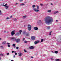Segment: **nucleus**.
<instances>
[{"mask_svg": "<svg viewBox=\"0 0 61 61\" xmlns=\"http://www.w3.org/2000/svg\"><path fill=\"white\" fill-rule=\"evenodd\" d=\"M45 21L46 24L49 25L53 22V18L49 16H47L45 19Z\"/></svg>", "mask_w": 61, "mask_h": 61, "instance_id": "1", "label": "nucleus"}, {"mask_svg": "<svg viewBox=\"0 0 61 61\" xmlns=\"http://www.w3.org/2000/svg\"><path fill=\"white\" fill-rule=\"evenodd\" d=\"M28 30L29 31L31 30V26L29 24H28L27 26Z\"/></svg>", "mask_w": 61, "mask_h": 61, "instance_id": "2", "label": "nucleus"}, {"mask_svg": "<svg viewBox=\"0 0 61 61\" xmlns=\"http://www.w3.org/2000/svg\"><path fill=\"white\" fill-rule=\"evenodd\" d=\"M11 39L13 41H15L16 40V38L15 37H11Z\"/></svg>", "mask_w": 61, "mask_h": 61, "instance_id": "3", "label": "nucleus"}, {"mask_svg": "<svg viewBox=\"0 0 61 61\" xmlns=\"http://www.w3.org/2000/svg\"><path fill=\"white\" fill-rule=\"evenodd\" d=\"M33 10L35 12H39V10H37L36 8H35L33 9Z\"/></svg>", "mask_w": 61, "mask_h": 61, "instance_id": "4", "label": "nucleus"}, {"mask_svg": "<svg viewBox=\"0 0 61 61\" xmlns=\"http://www.w3.org/2000/svg\"><path fill=\"white\" fill-rule=\"evenodd\" d=\"M31 40H35V37L34 36H32L31 37Z\"/></svg>", "mask_w": 61, "mask_h": 61, "instance_id": "5", "label": "nucleus"}, {"mask_svg": "<svg viewBox=\"0 0 61 61\" xmlns=\"http://www.w3.org/2000/svg\"><path fill=\"white\" fill-rule=\"evenodd\" d=\"M39 41L37 40L34 42V44L35 45H36V44H38V43H39Z\"/></svg>", "mask_w": 61, "mask_h": 61, "instance_id": "6", "label": "nucleus"}, {"mask_svg": "<svg viewBox=\"0 0 61 61\" xmlns=\"http://www.w3.org/2000/svg\"><path fill=\"white\" fill-rule=\"evenodd\" d=\"M12 32H11V36H14V34H15V30H13L12 31Z\"/></svg>", "mask_w": 61, "mask_h": 61, "instance_id": "7", "label": "nucleus"}, {"mask_svg": "<svg viewBox=\"0 0 61 61\" xmlns=\"http://www.w3.org/2000/svg\"><path fill=\"white\" fill-rule=\"evenodd\" d=\"M17 43H19L20 42V39H16V40L15 41Z\"/></svg>", "mask_w": 61, "mask_h": 61, "instance_id": "8", "label": "nucleus"}, {"mask_svg": "<svg viewBox=\"0 0 61 61\" xmlns=\"http://www.w3.org/2000/svg\"><path fill=\"white\" fill-rule=\"evenodd\" d=\"M34 29L35 30H37L38 29L37 27H34Z\"/></svg>", "mask_w": 61, "mask_h": 61, "instance_id": "9", "label": "nucleus"}, {"mask_svg": "<svg viewBox=\"0 0 61 61\" xmlns=\"http://www.w3.org/2000/svg\"><path fill=\"white\" fill-rule=\"evenodd\" d=\"M29 48L30 49H34V47L33 46H31Z\"/></svg>", "mask_w": 61, "mask_h": 61, "instance_id": "10", "label": "nucleus"}, {"mask_svg": "<svg viewBox=\"0 0 61 61\" xmlns=\"http://www.w3.org/2000/svg\"><path fill=\"white\" fill-rule=\"evenodd\" d=\"M26 36H29V32H28L26 34Z\"/></svg>", "mask_w": 61, "mask_h": 61, "instance_id": "11", "label": "nucleus"}, {"mask_svg": "<svg viewBox=\"0 0 61 61\" xmlns=\"http://www.w3.org/2000/svg\"><path fill=\"white\" fill-rule=\"evenodd\" d=\"M23 55V54L21 53L20 54H19V56L21 57Z\"/></svg>", "mask_w": 61, "mask_h": 61, "instance_id": "12", "label": "nucleus"}, {"mask_svg": "<svg viewBox=\"0 0 61 61\" xmlns=\"http://www.w3.org/2000/svg\"><path fill=\"white\" fill-rule=\"evenodd\" d=\"M22 31L23 30H20L19 31V32H20V34H21V33Z\"/></svg>", "mask_w": 61, "mask_h": 61, "instance_id": "13", "label": "nucleus"}, {"mask_svg": "<svg viewBox=\"0 0 61 61\" xmlns=\"http://www.w3.org/2000/svg\"><path fill=\"white\" fill-rule=\"evenodd\" d=\"M2 44H6V42L4 41L2 42Z\"/></svg>", "mask_w": 61, "mask_h": 61, "instance_id": "14", "label": "nucleus"}, {"mask_svg": "<svg viewBox=\"0 0 61 61\" xmlns=\"http://www.w3.org/2000/svg\"><path fill=\"white\" fill-rule=\"evenodd\" d=\"M6 5H7V3L6 4H5L4 5H3V6H5H5H7Z\"/></svg>", "mask_w": 61, "mask_h": 61, "instance_id": "15", "label": "nucleus"}, {"mask_svg": "<svg viewBox=\"0 0 61 61\" xmlns=\"http://www.w3.org/2000/svg\"><path fill=\"white\" fill-rule=\"evenodd\" d=\"M8 6H6L5 7V9H8Z\"/></svg>", "mask_w": 61, "mask_h": 61, "instance_id": "16", "label": "nucleus"}, {"mask_svg": "<svg viewBox=\"0 0 61 61\" xmlns=\"http://www.w3.org/2000/svg\"><path fill=\"white\" fill-rule=\"evenodd\" d=\"M26 33V32L25 31H24L23 32V35H25Z\"/></svg>", "mask_w": 61, "mask_h": 61, "instance_id": "17", "label": "nucleus"}, {"mask_svg": "<svg viewBox=\"0 0 61 61\" xmlns=\"http://www.w3.org/2000/svg\"><path fill=\"white\" fill-rule=\"evenodd\" d=\"M55 61H59V59H55Z\"/></svg>", "mask_w": 61, "mask_h": 61, "instance_id": "18", "label": "nucleus"}, {"mask_svg": "<svg viewBox=\"0 0 61 61\" xmlns=\"http://www.w3.org/2000/svg\"><path fill=\"white\" fill-rule=\"evenodd\" d=\"M43 42V39H41V43Z\"/></svg>", "mask_w": 61, "mask_h": 61, "instance_id": "19", "label": "nucleus"}, {"mask_svg": "<svg viewBox=\"0 0 61 61\" xmlns=\"http://www.w3.org/2000/svg\"><path fill=\"white\" fill-rule=\"evenodd\" d=\"M51 10H50L47 11V12L48 13H49V12H51Z\"/></svg>", "mask_w": 61, "mask_h": 61, "instance_id": "20", "label": "nucleus"}, {"mask_svg": "<svg viewBox=\"0 0 61 61\" xmlns=\"http://www.w3.org/2000/svg\"><path fill=\"white\" fill-rule=\"evenodd\" d=\"M41 23V20H39L38 22V23Z\"/></svg>", "mask_w": 61, "mask_h": 61, "instance_id": "21", "label": "nucleus"}, {"mask_svg": "<svg viewBox=\"0 0 61 61\" xmlns=\"http://www.w3.org/2000/svg\"><path fill=\"white\" fill-rule=\"evenodd\" d=\"M55 53V54H57V53H58V51H56L54 52Z\"/></svg>", "mask_w": 61, "mask_h": 61, "instance_id": "22", "label": "nucleus"}, {"mask_svg": "<svg viewBox=\"0 0 61 61\" xmlns=\"http://www.w3.org/2000/svg\"><path fill=\"white\" fill-rule=\"evenodd\" d=\"M0 56H4V55H3V54L2 53H1L0 54Z\"/></svg>", "mask_w": 61, "mask_h": 61, "instance_id": "23", "label": "nucleus"}, {"mask_svg": "<svg viewBox=\"0 0 61 61\" xmlns=\"http://www.w3.org/2000/svg\"><path fill=\"white\" fill-rule=\"evenodd\" d=\"M58 13V11H56V12H55L54 13V14H56V13Z\"/></svg>", "mask_w": 61, "mask_h": 61, "instance_id": "24", "label": "nucleus"}, {"mask_svg": "<svg viewBox=\"0 0 61 61\" xmlns=\"http://www.w3.org/2000/svg\"><path fill=\"white\" fill-rule=\"evenodd\" d=\"M47 29H50V27H49V26H48L47 27Z\"/></svg>", "mask_w": 61, "mask_h": 61, "instance_id": "25", "label": "nucleus"}, {"mask_svg": "<svg viewBox=\"0 0 61 61\" xmlns=\"http://www.w3.org/2000/svg\"><path fill=\"white\" fill-rule=\"evenodd\" d=\"M36 7V5H33L32 6V7H33V8H34V7Z\"/></svg>", "mask_w": 61, "mask_h": 61, "instance_id": "26", "label": "nucleus"}, {"mask_svg": "<svg viewBox=\"0 0 61 61\" xmlns=\"http://www.w3.org/2000/svg\"><path fill=\"white\" fill-rule=\"evenodd\" d=\"M17 35H19V32L17 33V34H16L15 35L16 36V35H17Z\"/></svg>", "mask_w": 61, "mask_h": 61, "instance_id": "27", "label": "nucleus"}, {"mask_svg": "<svg viewBox=\"0 0 61 61\" xmlns=\"http://www.w3.org/2000/svg\"><path fill=\"white\" fill-rule=\"evenodd\" d=\"M52 31H51V32H50L49 33V35H51V33H52Z\"/></svg>", "mask_w": 61, "mask_h": 61, "instance_id": "28", "label": "nucleus"}, {"mask_svg": "<svg viewBox=\"0 0 61 61\" xmlns=\"http://www.w3.org/2000/svg\"><path fill=\"white\" fill-rule=\"evenodd\" d=\"M24 43H27V41H24Z\"/></svg>", "mask_w": 61, "mask_h": 61, "instance_id": "29", "label": "nucleus"}, {"mask_svg": "<svg viewBox=\"0 0 61 61\" xmlns=\"http://www.w3.org/2000/svg\"><path fill=\"white\" fill-rule=\"evenodd\" d=\"M0 47H1V49H3V48H4V47H3V46H1Z\"/></svg>", "mask_w": 61, "mask_h": 61, "instance_id": "30", "label": "nucleus"}, {"mask_svg": "<svg viewBox=\"0 0 61 61\" xmlns=\"http://www.w3.org/2000/svg\"><path fill=\"white\" fill-rule=\"evenodd\" d=\"M24 52H26V51L25 50V49H24Z\"/></svg>", "mask_w": 61, "mask_h": 61, "instance_id": "31", "label": "nucleus"}, {"mask_svg": "<svg viewBox=\"0 0 61 61\" xmlns=\"http://www.w3.org/2000/svg\"><path fill=\"white\" fill-rule=\"evenodd\" d=\"M23 18H25L26 17V16H23Z\"/></svg>", "mask_w": 61, "mask_h": 61, "instance_id": "32", "label": "nucleus"}, {"mask_svg": "<svg viewBox=\"0 0 61 61\" xmlns=\"http://www.w3.org/2000/svg\"><path fill=\"white\" fill-rule=\"evenodd\" d=\"M19 1L20 2H22L23 1V0H19Z\"/></svg>", "mask_w": 61, "mask_h": 61, "instance_id": "33", "label": "nucleus"}, {"mask_svg": "<svg viewBox=\"0 0 61 61\" xmlns=\"http://www.w3.org/2000/svg\"><path fill=\"white\" fill-rule=\"evenodd\" d=\"M40 5L41 6H42V5H43V4H40Z\"/></svg>", "mask_w": 61, "mask_h": 61, "instance_id": "34", "label": "nucleus"}, {"mask_svg": "<svg viewBox=\"0 0 61 61\" xmlns=\"http://www.w3.org/2000/svg\"><path fill=\"white\" fill-rule=\"evenodd\" d=\"M15 44H13V46H15Z\"/></svg>", "mask_w": 61, "mask_h": 61, "instance_id": "35", "label": "nucleus"}, {"mask_svg": "<svg viewBox=\"0 0 61 61\" xmlns=\"http://www.w3.org/2000/svg\"><path fill=\"white\" fill-rule=\"evenodd\" d=\"M19 48L18 47H16V49H18Z\"/></svg>", "mask_w": 61, "mask_h": 61, "instance_id": "36", "label": "nucleus"}, {"mask_svg": "<svg viewBox=\"0 0 61 61\" xmlns=\"http://www.w3.org/2000/svg\"><path fill=\"white\" fill-rule=\"evenodd\" d=\"M9 54V53H7V55H8Z\"/></svg>", "mask_w": 61, "mask_h": 61, "instance_id": "37", "label": "nucleus"}, {"mask_svg": "<svg viewBox=\"0 0 61 61\" xmlns=\"http://www.w3.org/2000/svg\"><path fill=\"white\" fill-rule=\"evenodd\" d=\"M37 9H39V6H38L37 7Z\"/></svg>", "mask_w": 61, "mask_h": 61, "instance_id": "38", "label": "nucleus"}, {"mask_svg": "<svg viewBox=\"0 0 61 61\" xmlns=\"http://www.w3.org/2000/svg\"><path fill=\"white\" fill-rule=\"evenodd\" d=\"M9 19V18L8 17H7L6 18V19Z\"/></svg>", "mask_w": 61, "mask_h": 61, "instance_id": "39", "label": "nucleus"}, {"mask_svg": "<svg viewBox=\"0 0 61 61\" xmlns=\"http://www.w3.org/2000/svg\"><path fill=\"white\" fill-rule=\"evenodd\" d=\"M12 16H10V18H12Z\"/></svg>", "mask_w": 61, "mask_h": 61, "instance_id": "40", "label": "nucleus"}, {"mask_svg": "<svg viewBox=\"0 0 61 61\" xmlns=\"http://www.w3.org/2000/svg\"><path fill=\"white\" fill-rule=\"evenodd\" d=\"M8 47H10V45H8Z\"/></svg>", "mask_w": 61, "mask_h": 61, "instance_id": "41", "label": "nucleus"}, {"mask_svg": "<svg viewBox=\"0 0 61 61\" xmlns=\"http://www.w3.org/2000/svg\"><path fill=\"white\" fill-rule=\"evenodd\" d=\"M15 55H14L13 56V57H14V58H15Z\"/></svg>", "mask_w": 61, "mask_h": 61, "instance_id": "42", "label": "nucleus"}, {"mask_svg": "<svg viewBox=\"0 0 61 61\" xmlns=\"http://www.w3.org/2000/svg\"><path fill=\"white\" fill-rule=\"evenodd\" d=\"M7 44L8 45H10V43H7Z\"/></svg>", "mask_w": 61, "mask_h": 61, "instance_id": "43", "label": "nucleus"}, {"mask_svg": "<svg viewBox=\"0 0 61 61\" xmlns=\"http://www.w3.org/2000/svg\"><path fill=\"white\" fill-rule=\"evenodd\" d=\"M1 10H0V15H1Z\"/></svg>", "mask_w": 61, "mask_h": 61, "instance_id": "44", "label": "nucleus"}, {"mask_svg": "<svg viewBox=\"0 0 61 61\" xmlns=\"http://www.w3.org/2000/svg\"><path fill=\"white\" fill-rule=\"evenodd\" d=\"M14 51H12V53H14Z\"/></svg>", "mask_w": 61, "mask_h": 61, "instance_id": "45", "label": "nucleus"}, {"mask_svg": "<svg viewBox=\"0 0 61 61\" xmlns=\"http://www.w3.org/2000/svg\"><path fill=\"white\" fill-rule=\"evenodd\" d=\"M51 5H53V4L52 3H51Z\"/></svg>", "mask_w": 61, "mask_h": 61, "instance_id": "46", "label": "nucleus"}, {"mask_svg": "<svg viewBox=\"0 0 61 61\" xmlns=\"http://www.w3.org/2000/svg\"><path fill=\"white\" fill-rule=\"evenodd\" d=\"M25 38H24L23 39V40H25Z\"/></svg>", "mask_w": 61, "mask_h": 61, "instance_id": "47", "label": "nucleus"}, {"mask_svg": "<svg viewBox=\"0 0 61 61\" xmlns=\"http://www.w3.org/2000/svg\"><path fill=\"white\" fill-rule=\"evenodd\" d=\"M15 55H17V53H15Z\"/></svg>", "mask_w": 61, "mask_h": 61, "instance_id": "48", "label": "nucleus"}, {"mask_svg": "<svg viewBox=\"0 0 61 61\" xmlns=\"http://www.w3.org/2000/svg\"><path fill=\"white\" fill-rule=\"evenodd\" d=\"M51 52H52V53H54V52L52 51Z\"/></svg>", "mask_w": 61, "mask_h": 61, "instance_id": "49", "label": "nucleus"}, {"mask_svg": "<svg viewBox=\"0 0 61 61\" xmlns=\"http://www.w3.org/2000/svg\"><path fill=\"white\" fill-rule=\"evenodd\" d=\"M16 47L15 46H14V48H15Z\"/></svg>", "mask_w": 61, "mask_h": 61, "instance_id": "50", "label": "nucleus"}, {"mask_svg": "<svg viewBox=\"0 0 61 61\" xmlns=\"http://www.w3.org/2000/svg\"><path fill=\"white\" fill-rule=\"evenodd\" d=\"M34 58V57H31V58Z\"/></svg>", "mask_w": 61, "mask_h": 61, "instance_id": "51", "label": "nucleus"}, {"mask_svg": "<svg viewBox=\"0 0 61 61\" xmlns=\"http://www.w3.org/2000/svg\"><path fill=\"white\" fill-rule=\"evenodd\" d=\"M22 5H24V3L22 4Z\"/></svg>", "mask_w": 61, "mask_h": 61, "instance_id": "52", "label": "nucleus"}, {"mask_svg": "<svg viewBox=\"0 0 61 61\" xmlns=\"http://www.w3.org/2000/svg\"><path fill=\"white\" fill-rule=\"evenodd\" d=\"M14 53H15L16 52V51H14Z\"/></svg>", "mask_w": 61, "mask_h": 61, "instance_id": "53", "label": "nucleus"}, {"mask_svg": "<svg viewBox=\"0 0 61 61\" xmlns=\"http://www.w3.org/2000/svg\"><path fill=\"white\" fill-rule=\"evenodd\" d=\"M1 39H2L1 38H0V40H1Z\"/></svg>", "mask_w": 61, "mask_h": 61, "instance_id": "54", "label": "nucleus"}, {"mask_svg": "<svg viewBox=\"0 0 61 61\" xmlns=\"http://www.w3.org/2000/svg\"><path fill=\"white\" fill-rule=\"evenodd\" d=\"M1 59V58L0 57V60Z\"/></svg>", "mask_w": 61, "mask_h": 61, "instance_id": "55", "label": "nucleus"}, {"mask_svg": "<svg viewBox=\"0 0 61 61\" xmlns=\"http://www.w3.org/2000/svg\"><path fill=\"white\" fill-rule=\"evenodd\" d=\"M5 32H6V31H4V33H5Z\"/></svg>", "mask_w": 61, "mask_h": 61, "instance_id": "56", "label": "nucleus"}, {"mask_svg": "<svg viewBox=\"0 0 61 61\" xmlns=\"http://www.w3.org/2000/svg\"><path fill=\"white\" fill-rule=\"evenodd\" d=\"M51 59H53V58H51Z\"/></svg>", "mask_w": 61, "mask_h": 61, "instance_id": "57", "label": "nucleus"}, {"mask_svg": "<svg viewBox=\"0 0 61 61\" xmlns=\"http://www.w3.org/2000/svg\"><path fill=\"white\" fill-rule=\"evenodd\" d=\"M17 4H18V3H16V5Z\"/></svg>", "mask_w": 61, "mask_h": 61, "instance_id": "58", "label": "nucleus"}, {"mask_svg": "<svg viewBox=\"0 0 61 61\" xmlns=\"http://www.w3.org/2000/svg\"><path fill=\"white\" fill-rule=\"evenodd\" d=\"M56 22H58V20H56Z\"/></svg>", "mask_w": 61, "mask_h": 61, "instance_id": "59", "label": "nucleus"}, {"mask_svg": "<svg viewBox=\"0 0 61 61\" xmlns=\"http://www.w3.org/2000/svg\"><path fill=\"white\" fill-rule=\"evenodd\" d=\"M0 1H1V0H0Z\"/></svg>", "mask_w": 61, "mask_h": 61, "instance_id": "60", "label": "nucleus"}]
</instances>
